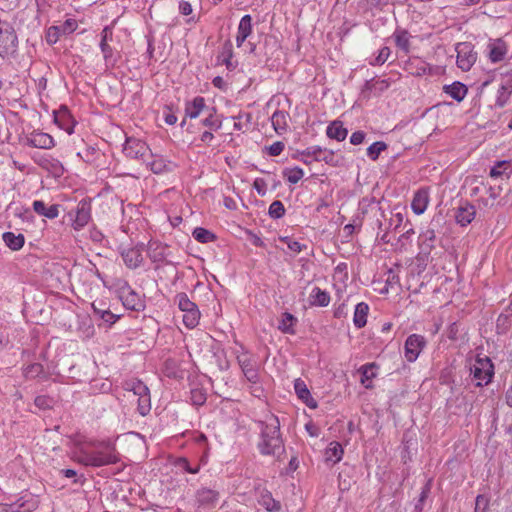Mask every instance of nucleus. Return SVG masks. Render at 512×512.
<instances>
[{"label": "nucleus", "instance_id": "f257e3e1", "mask_svg": "<svg viewBox=\"0 0 512 512\" xmlns=\"http://www.w3.org/2000/svg\"><path fill=\"white\" fill-rule=\"evenodd\" d=\"M256 424L260 434V439L257 443L260 454L275 456L279 459L285 452L279 419L275 415H270L265 420L257 421Z\"/></svg>", "mask_w": 512, "mask_h": 512}, {"label": "nucleus", "instance_id": "f03ea898", "mask_svg": "<svg viewBox=\"0 0 512 512\" xmlns=\"http://www.w3.org/2000/svg\"><path fill=\"white\" fill-rule=\"evenodd\" d=\"M119 460L115 447L104 442H91L78 449L77 461L85 466L102 467Z\"/></svg>", "mask_w": 512, "mask_h": 512}, {"label": "nucleus", "instance_id": "7ed1b4c3", "mask_svg": "<svg viewBox=\"0 0 512 512\" xmlns=\"http://www.w3.org/2000/svg\"><path fill=\"white\" fill-rule=\"evenodd\" d=\"M174 302L178 308L184 313L183 323L187 328H194L199 323L200 311L197 305L192 302L186 293H178Z\"/></svg>", "mask_w": 512, "mask_h": 512}, {"label": "nucleus", "instance_id": "20e7f679", "mask_svg": "<svg viewBox=\"0 0 512 512\" xmlns=\"http://www.w3.org/2000/svg\"><path fill=\"white\" fill-rule=\"evenodd\" d=\"M18 37L13 26L7 22L0 25V56L5 58L17 51Z\"/></svg>", "mask_w": 512, "mask_h": 512}, {"label": "nucleus", "instance_id": "39448f33", "mask_svg": "<svg viewBox=\"0 0 512 512\" xmlns=\"http://www.w3.org/2000/svg\"><path fill=\"white\" fill-rule=\"evenodd\" d=\"M69 219L72 221V227L76 231L82 230L91 220V202L82 199L76 206L75 210L68 213Z\"/></svg>", "mask_w": 512, "mask_h": 512}, {"label": "nucleus", "instance_id": "423d86ee", "mask_svg": "<svg viewBox=\"0 0 512 512\" xmlns=\"http://www.w3.org/2000/svg\"><path fill=\"white\" fill-rule=\"evenodd\" d=\"M457 65L462 71H469L477 59V53L474 52L471 43L462 42L456 46Z\"/></svg>", "mask_w": 512, "mask_h": 512}, {"label": "nucleus", "instance_id": "0eeeda50", "mask_svg": "<svg viewBox=\"0 0 512 512\" xmlns=\"http://www.w3.org/2000/svg\"><path fill=\"white\" fill-rule=\"evenodd\" d=\"M125 155L131 159H141L146 161L150 154L147 144L136 138H127L123 147Z\"/></svg>", "mask_w": 512, "mask_h": 512}, {"label": "nucleus", "instance_id": "6e6552de", "mask_svg": "<svg viewBox=\"0 0 512 512\" xmlns=\"http://www.w3.org/2000/svg\"><path fill=\"white\" fill-rule=\"evenodd\" d=\"M426 346V340L422 335L411 334L404 344V354L408 362H414Z\"/></svg>", "mask_w": 512, "mask_h": 512}, {"label": "nucleus", "instance_id": "1a4fd4ad", "mask_svg": "<svg viewBox=\"0 0 512 512\" xmlns=\"http://www.w3.org/2000/svg\"><path fill=\"white\" fill-rule=\"evenodd\" d=\"M112 35V29L108 26H106L101 32V41L99 46L107 67H114L118 60L113 48L109 45V41H112Z\"/></svg>", "mask_w": 512, "mask_h": 512}, {"label": "nucleus", "instance_id": "9d476101", "mask_svg": "<svg viewBox=\"0 0 512 512\" xmlns=\"http://www.w3.org/2000/svg\"><path fill=\"white\" fill-rule=\"evenodd\" d=\"M471 373L473 378L478 381L477 386H482L483 383L488 384L493 376L490 360H487L486 363L481 360L477 361V364L471 368Z\"/></svg>", "mask_w": 512, "mask_h": 512}, {"label": "nucleus", "instance_id": "9b49d317", "mask_svg": "<svg viewBox=\"0 0 512 512\" xmlns=\"http://www.w3.org/2000/svg\"><path fill=\"white\" fill-rule=\"evenodd\" d=\"M27 145L40 149H51L54 147V139L51 135L34 131L26 138Z\"/></svg>", "mask_w": 512, "mask_h": 512}, {"label": "nucleus", "instance_id": "f8f14e48", "mask_svg": "<svg viewBox=\"0 0 512 512\" xmlns=\"http://www.w3.org/2000/svg\"><path fill=\"white\" fill-rule=\"evenodd\" d=\"M238 363L246 379L249 382L257 383L259 380V374L255 361H253L247 354H242L238 356Z\"/></svg>", "mask_w": 512, "mask_h": 512}, {"label": "nucleus", "instance_id": "ddd939ff", "mask_svg": "<svg viewBox=\"0 0 512 512\" xmlns=\"http://www.w3.org/2000/svg\"><path fill=\"white\" fill-rule=\"evenodd\" d=\"M120 298L127 309L140 311L144 308V304L140 296L130 288L123 289L121 291Z\"/></svg>", "mask_w": 512, "mask_h": 512}, {"label": "nucleus", "instance_id": "4468645a", "mask_svg": "<svg viewBox=\"0 0 512 512\" xmlns=\"http://www.w3.org/2000/svg\"><path fill=\"white\" fill-rule=\"evenodd\" d=\"M121 256L123 258L125 265L131 269L138 268L143 261L141 249L138 247L124 249L121 252Z\"/></svg>", "mask_w": 512, "mask_h": 512}, {"label": "nucleus", "instance_id": "2eb2a0df", "mask_svg": "<svg viewBox=\"0 0 512 512\" xmlns=\"http://www.w3.org/2000/svg\"><path fill=\"white\" fill-rule=\"evenodd\" d=\"M209 109L205 104V99L201 96L195 97L192 101L185 105V117L190 119L197 118L203 111Z\"/></svg>", "mask_w": 512, "mask_h": 512}, {"label": "nucleus", "instance_id": "dca6fc26", "mask_svg": "<svg viewBox=\"0 0 512 512\" xmlns=\"http://www.w3.org/2000/svg\"><path fill=\"white\" fill-rule=\"evenodd\" d=\"M476 215V209L473 205L466 203L463 206H460L456 213L455 219L458 224L461 226H466L470 224Z\"/></svg>", "mask_w": 512, "mask_h": 512}, {"label": "nucleus", "instance_id": "f3484780", "mask_svg": "<svg viewBox=\"0 0 512 512\" xmlns=\"http://www.w3.org/2000/svg\"><path fill=\"white\" fill-rule=\"evenodd\" d=\"M294 389L299 399H301L309 408L317 407L316 400L311 396L306 384L301 379H296Z\"/></svg>", "mask_w": 512, "mask_h": 512}, {"label": "nucleus", "instance_id": "a211bd4d", "mask_svg": "<svg viewBox=\"0 0 512 512\" xmlns=\"http://www.w3.org/2000/svg\"><path fill=\"white\" fill-rule=\"evenodd\" d=\"M290 116L287 112L276 110L271 116V123L277 134L281 135L288 129Z\"/></svg>", "mask_w": 512, "mask_h": 512}, {"label": "nucleus", "instance_id": "6ab92c4d", "mask_svg": "<svg viewBox=\"0 0 512 512\" xmlns=\"http://www.w3.org/2000/svg\"><path fill=\"white\" fill-rule=\"evenodd\" d=\"M59 205L53 204L49 207L41 200H35L33 202V210L40 216L47 217L49 219H55L59 215Z\"/></svg>", "mask_w": 512, "mask_h": 512}, {"label": "nucleus", "instance_id": "aec40b11", "mask_svg": "<svg viewBox=\"0 0 512 512\" xmlns=\"http://www.w3.org/2000/svg\"><path fill=\"white\" fill-rule=\"evenodd\" d=\"M429 202L428 192L426 190H419L415 193L411 207L415 214L421 215L425 212Z\"/></svg>", "mask_w": 512, "mask_h": 512}, {"label": "nucleus", "instance_id": "412c9836", "mask_svg": "<svg viewBox=\"0 0 512 512\" xmlns=\"http://www.w3.org/2000/svg\"><path fill=\"white\" fill-rule=\"evenodd\" d=\"M326 134L330 139L343 141L347 137L348 130L343 127V123L341 121L335 120L328 125Z\"/></svg>", "mask_w": 512, "mask_h": 512}, {"label": "nucleus", "instance_id": "4be33fe9", "mask_svg": "<svg viewBox=\"0 0 512 512\" xmlns=\"http://www.w3.org/2000/svg\"><path fill=\"white\" fill-rule=\"evenodd\" d=\"M343 448L338 442H331L325 450L324 458L326 463L335 464L342 459Z\"/></svg>", "mask_w": 512, "mask_h": 512}, {"label": "nucleus", "instance_id": "5701e85b", "mask_svg": "<svg viewBox=\"0 0 512 512\" xmlns=\"http://www.w3.org/2000/svg\"><path fill=\"white\" fill-rule=\"evenodd\" d=\"M436 240L435 231L433 229H427L419 235V245L421 252L429 254L434 248V242Z\"/></svg>", "mask_w": 512, "mask_h": 512}, {"label": "nucleus", "instance_id": "b1692460", "mask_svg": "<svg viewBox=\"0 0 512 512\" xmlns=\"http://www.w3.org/2000/svg\"><path fill=\"white\" fill-rule=\"evenodd\" d=\"M150 169L155 174L171 172L176 168V164L162 157H156L148 163Z\"/></svg>", "mask_w": 512, "mask_h": 512}, {"label": "nucleus", "instance_id": "393cba45", "mask_svg": "<svg viewBox=\"0 0 512 512\" xmlns=\"http://www.w3.org/2000/svg\"><path fill=\"white\" fill-rule=\"evenodd\" d=\"M218 492L209 488H201L196 493L200 505H214L218 501Z\"/></svg>", "mask_w": 512, "mask_h": 512}, {"label": "nucleus", "instance_id": "a878e982", "mask_svg": "<svg viewBox=\"0 0 512 512\" xmlns=\"http://www.w3.org/2000/svg\"><path fill=\"white\" fill-rule=\"evenodd\" d=\"M369 313V306L365 302H360L356 305L353 317V323L357 328H362L367 323V316Z\"/></svg>", "mask_w": 512, "mask_h": 512}, {"label": "nucleus", "instance_id": "bb28decb", "mask_svg": "<svg viewBox=\"0 0 512 512\" xmlns=\"http://www.w3.org/2000/svg\"><path fill=\"white\" fill-rule=\"evenodd\" d=\"M92 309L94 314L106 323L114 324L119 318V316L113 314L108 308H106L104 303L97 304L96 302H93Z\"/></svg>", "mask_w": 512, "mask_h": 512}, {"label": "nucleus", "instance_id": "cd10ccee", "mask_svg": "<svg viewBox=\"0 0 512 512\" xmlns=\"http://www.w3.org/2000/svg\"><path fill=\"white\" fill-rule=\"evenodd\" d=\"M444 91L451 98L460 102L465 98L467 94V87L461 82H454L451 85L444 86Z\"/></svg>", "mask_w": 512, "mask_h": 512}, {"label": "nucleus", "instance_id": "c85d7f7f", "mask_svg": "<svg viewBox=\"0 0 512 512\" xmlns=\"http://www.w3.org/2000/svg\"><path fill=\"white\" fill-rule=\"evenodd\" d=\"M489 48V58L492 62L501 61L507 53L506 45L501 39L491 43Z\"/></svg>", "mask_w": 512, "mask_h": 512}, {"label": "nucleus", "instance_id": "c756f323", "mask_svg": "<svg viewBox=\"0 0 512 512\" xmlns=\"http://www.w3.org/2000/svg\"><path fill=\"white\" fill-rule=\"evenodd\" d=\"M330 296L329 294L320 289L319 287H314L310 294V304L313 306L326 307L329 305Z\"/></svg>", "mask_w": 512, "mask_h": 512}, {"label": "nucleus", "instance_id": "7c9ffc66", "mask_svg": "<svg viewBox=\"0 0 512 512\" xmlns=\"http://www.w3.org/2000/svg\"><path fill=\"white\" fill-rule=\"evenodd\" d=\"M2 237L5 244L13 251L20 250L25 243L23 234L16 235L13 232H5Z\"/></svg>", "mask_w": 512, "mask_h": 512}, {"label": "nucleus", "instance_id": "2f4dec72", "mask_svg": "<svg viewBox=\"0 0 512 512\" xmlns=\"http://www.w3.org/2000/svg\"><path fill=\"white\" fill-rule=\"evenodd\" d=\"M376 365L365 364L360 367L359 373L361 374V383L368 389L372 388L371 380L376 376L374 372Z\"/></svg>", "mask_w": 512, "mask_h": 512}, {"label": "nucleus", "instance_id": "473e14b6", "mask_svg": "<svg viewBox=\"0 0 512 512\" xmlns=\"http://www.w3.org/2000/svg\"><path fill=\"white\" fill-rule=\"evenodd\" d=\"M206 112L208 115L202 121V124L208 127L210 130H219L222 126V120L216 115L215 107H209Z\"/></svg>", "mask_w": 512, "mask_h": 512}, {"label": "nucleus", "instance_id": "72a5a7b5", "mask_svg": "<svg viewBox=\"0 0 512 512\" xmlns=\"http://www.w3.org/2000/svg\"><path fill=\"white\" fill-rule=\"evenodd\" d=\"M297 322V319L289 312H285L282 315V319L279 323V330L283 333L287 334H295L294 325Z\"/></svg>", "mask_w": 512, "mask_h": 512}, {"label": "nucleus", "instance_id": "f704fd0d", "mask_svg": "<svg viewBox=\"0 0 512 512\" xmlns=\"http://www.w3.org/2000/svg\"><path fill=\"white\" fill-rule=\"evenodd\" d=\"M512 174V163L510 161H499L490 170V176L493 178L507 175L509 177Z\"/></svg>", "mask_w": 512, "mask_h": 512}, {"label": "nucleus", "instance_id": "c9c22d12", "mask_svg": "<svg viewBox=\"0 0 512 512\" xmlns=\"http://www.w3.org/2000/svg\"><path fill=\"white\" fill-rule=\"evenodd\" d=\"M23 374L27 379H34L37 377H42L44 379L47 378V375L44 373V367L40 363L29 364L24 368Z\"/></svg>", "mask_w": 512, "mask_h": 512}, {"label": "nucleus", "instance_id": "e433bc0d", "mask_svg": "<svg viewBox=\"0 0 512 512\" xmlns=\"http://www.w3.org/2000/svg\"><path fill=\"white\" fill-rule=\"evenodd\" d=\"M409 33L406 30H396L394 33L396 46L404 51L405 53L409 52L410 42H409Z\"/></svg>", "mask_w": 512, "mask_h": 512}, {"label": "nucleus", "instance_id": "4c0bfd02", "mask_svg": "<svg viewBox=\"0 0 512 512\" xmlns=\"http://www.w3.org/2000/svg\"><path fill=\"white\" fill-rule=\"evenodd\" d=\"M125 390L133 392L135 397H139L149 392L148 387L139 380H132L125 383Z\"/></svg>", "mask_w": 512, "mask_h": 512}, {"label": "nucleus", "instance_id": "58836bf2", "mask_svg": "<svg viewBox=\"0 0 512 512\" xmlns=\"http://www.w3.org/2000/svg\"><path fill=\"white\" fill-rule=\"evenodd\" d=\"M148 256L153 262H162L165 258L164 247L159 243H150L148 246Z\"/></svg>", "mask_w": 512, "mask_h": 512}, {"label": "nucleus", "instance_id": "ea45409f", "mask_svg": "<svg viewBox=\"0 0 512 512\" xmlns=\"http://www.w3.org/2000/svg\"><path fill=\"white\" fill-rule=\"evenodd\" d=\"M42 167L49 170L56 177H61L64 173V167L57 159H45Z\"/></svg>", "mask_w": 512, "mask_h": 512}, {"label": "nucleus", "instance_id": "a19ab883", "mask_svg": "<svg viewBox=\"0 0 512 512\" xmlns=\"http://www.w3.org/2000/svg\"><path fill=\"white\" fill-rule=\"evenodd\" d=\"M55 122L67 133H73V125H70V115L66 109L55 114Z\"/></svg>", "mask_w": 512, "mask_h": 512}, {"label": "nucleus", "instance_id": "79ce46f5", "mask_svg": "<svg viewBox=\"0 0 512 512\" xmlns=\"http://www.w3.org/2000/svg\"><path fill=\"white\" fill-rule=\"evenodd\" d=\"M192 235L194 239L200 243H209L215 240V235L211 231L202 227L195 228Z\"/></svg>", "mask_w": 512, "mask_h": 512}, {"label": "nucleus", "instance_id": "37998d69", "mask_svg": "<svg viewBox=\"0 0 512 512\" xmlns=\"http://www.w3.org/2000/svg\"><path fill=\"white\" fill-rule=\"evenodd\" d=\"M388 88V83L385 80H377L374 81V79L367 81L364 85V88L362 89V94L365 97H369L367 95V92H372L373 90H378L379 92L385 90Z\"/></svg>", "mask_w": 512, "mask_h": 512}, {"label": "nucleus", "instance_id": "c03bdc74", "mask_svg": "<svg viewBox=\"0 0 512 512\" xmlns=\"http://www.w3.org/2000/svg\"><path fill=\"white\" fill-rule=\"evenodd\" d=\"M283 176L289 183L296 184L304 176V171L300 167L287 168L283 171Z\"/></svg>", "mask_w": 512, "mask_h": 512}, {"label": "nucleus", "instance_id": "a18cd8bd", "mask_svg": "<svg viewBox=\"0 0 512 512\" xmlns=\"http://www.w3.org/2000/svg\"><path fill=\"white\" fill-rule=\"evenodd\" d=\"M386 149L387 144L385 142L376 141L367 148V155L371 160L376 161L381 152L385 151Z\"/></svg>", "mask_w": 512, "mask_h": 512}, {"label": "nucleus", "instance_id": "49530a36", "mask_svg": "<svg viewBox=\"0 0 512 512\" xmlns=\"http://www.w3.org/2000/svg\"><path fill=\"white\" fill-rule=\"evenodd\" d=\"M138 411L142 416L149 413L151 409L150 392L137 397Z\"/></svg>", "mask_w": 512, "mask_h": 512}, {"label": "nucleus", "instance_id": "de8ad7c7", "mask_svg": "<svg viewBox=\"0 0 512 512\" xmlns=\"http://www.w3.org/2000/svg\"><path fill=\"white\" fill-rule=\"evenodd\" d=\"M252 32V18L249 14L244 15L238 26V34L248 37Z\"/></svg>", "mask_w": 512, "mask_h": 512}, {"label": "nucleus", "instance_id": "09e8293b", "mask_svg": "<svg viewBox=\"0 0 512 512\" xmlns=\"http://www.w3.org/2000/svg\"><path fill=\"white\" fill-rule=\"evenodd\" d=\"M313 160L324 161L327 164H332L334 161V153L326 148H321L318 146Z\"/></svg>", "mask_w": 512, "mask_h": 512}, {"label": "nucleus", "instance_id": "8fccbe9b", "mask_svg": "<svg viewBox=\"0 0 512 512\" xmlns=\"http://www.w3.org/2000/svg\"><path fill=\"white\" fill-rule=\"evenodd\" d=\"M34 404L41 410H47L53 408L55 400L48 395H39L35 398Z\"/></svg>", "mask_w": 512, "mask_h": 512}, {"label": "nucleus", "instance_id": "3c124183", "mask_svg": "<svg viewBox=\"0 0 512 512\" xmlns=\"http://www.w3.org/2000/svg\"><path fill=\"white\" fill-rule=\"evenodd\" d=\"M285 214V207L283 203L279 200H275L271 203L269 207V215L271 218L279 219L283 217Z\"/></svg>", "mask_w": 512, "mask_h": 512}, {"label": "nucleus", "instance_id": "603ef678", "mask_svg": "<svg viewBox=\"0 0 512 512\" xmlns=\"http://www.w3.org/2000/svg\"><path fill=\"white\" fill-rule=\"evenodd\" d=\"M262 503L266 509L271 512H276L281 509L280 502L273 499L270 494L262 496Z\"/></svg>", "mask_w": 512, "mask_h": 512}, {"label": "nucleus", "instance_id": "864d4df0", "mask_svg": "<svg viewBox=\"0 0 512 512\" xmlns=\"http://www.w3.org/2000/svg\"><path fill=\"white\" fill-rule=\"evenodd\" d=\"M63 35L58 26H51L46 32V41L48 44H55L60 36Z\"/></svg>", "mask_w": 512, "mask_h": 512}, {"label": "nucleus", "instance_id": "5fc2aeb1", "mask_svg": "<svg viewBox=\"0 0 512 512\" xmlns=\"http://www.w3.org/2000/svg\"><path fill=\"white\" fill-rule=\"evenodd\" d=\"M390 56V49L388 47H383L380 49L378 55L370 62L371 65H382L384 64Z\"/></svg>", "mask_w": 512, "mask_h": 512}, {"label": "nucleus", "instance_id": "6e6d98bb", "mask_svg": "<svg viewBox=\"0 0 512 512\" xmlns=\"http://www.w3.org/2000/svg\"><path fill=\"white\" fill-rule=\"evenodd\" d=\"M489 506V499L484 495H478L475 500L474 512H486Z\"/></svg>", "mask_w": 512, "mask_h": 512}, {"label": "nucleus", "instance_id": "4d7b16f0", "mask_svg": "<svg viewBox=\"0 0 512 512\" xmlns=\"http://www.w3.org/2000/svg\"><path fill=\"white\" fill-rule=\"evenodd\" d=\"M404 217L401 213L394 214L389 220V226L387 229L398 231L399 228L403 225Z\"/></svg>", "mask_w": 512, "mask_h": 512}, {"label": "nucleus", "instance_id": "13d9d810", "mask_svg": "<svg viewBox=\"0 0 512 512\" xmlns=\"http://www.w3.org/2000/svg\"><path fill=\"white\" fill-rule=\"evenodd\" d=\"M511 93L512 92L506 90L505 87L500 86L496 99V105L498 107H503L508 102Z\"/></svg>", "mask_w": 512, "mask_h": 512}, {"label": "nucleus", "instance_id": "bf43d9fd", "mask_svg": "<svg viewBox=\"0 0 512 512\" xmlns=\"http://www.w3.org/2000/svg\"><path fill=\"white\" fill-rule=\"evenodd\" d=\"M63 35L70 34L77 28V22L74 19H67L63 24L59 25Z\"/></svg>", "mask_w": 512, "mask_h": 512}, {"label": "nucleus", "instance_id": "052dcab7", "mask_svg": "<svg viewBox=\"0 0 512 512\" xmlns=\"http://www.w3.org/2000/svg\"><path fill=\"white\" fill-rule=\"evenodd\" d=\"M177 466L191 474L198 473V471L200 469L199 465L191 466L190 463L188 462V460L185 458H180L178 460Z\"/></svg>", "mask_w": 512, "mask_h": 512}, {"label": "nucleus", "instance_id": "680f3d73", "mask_svg": "<svg viewBox=\"0 0 512 512\" xmlns=\"http://www.w3.org/2000/svg\"><path fill=\"white\" fill-rule=\"evenodd\" d=\"M282 241H284L287 244L288 248L291 251L296 252V253H300L303 250V248L306 247L305 245L301 244L300 242L292 240L288 237L282 238Z\"/></svg>", "mask_w": 512, "mask_h": 512}, {"label": "nucleus", "instance_id": "e2e57ef3", "mask_svg": "<svg viewBox=\"0 0 512 512\" xmlns=\"http://www.w3.org/2000/svg\"><path fill=\"white\" fill-rule=\"evenodd\" d=\"M401 232L402 233L399 237V240H402V239L409 240L410 237L415 233L414 229L412 227V224L409 221H406L403 224V228H402Z\"/></svg>", "mask_w": 512, "mask_h": 512}, {"label": "nucleus", "instance_id": "0e129e2a", "mask_svg": "<svg viewBox=\"0 0 512 512\" xmlns=\"http://www.w3.org/2000/svg\"><path fill=\"white\" fill-rule=\"evenodd\" d=\"M284 147L285 146L283 142L277 141L268 147V153L271 156H278L282 153Z\"/></svg>", "mask_w": 512, "mask_h": 512}, {"label": "nucleus", "instance_id": "69168bd1", "mask_svg": "<svg viewBox=\"0 0 512 512\" xmlns=\"http://www.w3.org/2000/svg\"><path fill=\"white\" fill-rule=\"evenodd\" d=\"M365 136L366 135L363 131H356V132L352 133V135L350 137V143L352 145H359V144L363 143Z\"/></svg>", "mask_w": 512, "mask_h": 512}, {"label": "nucleus", "instance_id": "338daca9", "mask_svg": "<svg viewBox=\"0 0 512 512\" xmlns=\"http://www.w3.org/2000/svg\"><path fill=\"white\" fill-rule=\"evenodd\" d=\"M399 282H400L399 276L392 269H390L388 271V277L386 279V284L388 286L393 287L394 285H399Z\"/></svg>", "mask_w": 512, "mask_h": 512}, {"label": "nucleus", "instance_id": "774afa93", "mask_svg": "<svg viewBox=\"0 0 512 512\" xmlns=\"http://www.w3.org/2000/svg\"><path fill=\"white\" fill-rule=\"evenodd\" d=\"M502 87H505L506 90L512 92V72L507 74L501 83Z\"/></svg>", "mask_w": 512, "mask_h": 512}]
</instances>
